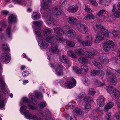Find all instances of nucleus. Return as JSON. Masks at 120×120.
<instances>
[{
  "label": "nucleus",
  "mask_w": 120,
  "mask_h": 120,
  "mask_svg": "<svg viewBox=\"0 0 120 120\" xmlns=\"http://www.w3.org/2000/svg\"><path fill=\"white\" fill-rule=\"evenodd\" d=\"M51 3V1L50 0H43L41 3V6L43 7V8L41 9V11L44 12L47 15L46 21L49 25L52 24L54 25V19L51 15V11L48 7L49 5Z\"/></svg>",
  "instance_id": "1"
},
{
  "label": "nucleus",
  "mask_w": 120,
  "mask_h": 120,
  "mask_svg": "<svg viewBox=\"0 0 120 120\" xmlns=\"http://www.w3.org/2000/svg\"><path fill=\"white\" fill-rule=\"evenodd\" d=\"M54 33L56 35V38L57 40L64 41L66 40L61 36L64 34V32L63 30L59 27L54 28Z\"/></svg>",
  "instance_id": "2"
},
{
  "label": "nucleus",
  "mask_w": 120,
  "mask_h": 120,
  "mask_svg": "<svg viewBox=\"0 0 120 120\" xmlns=\"http://www.w3.org/2000/svg\"><path fill=\"white\" fill-rule=\"evenodd\" d=\"M109 33V31L107 29H102L96 34V38L99 40H101L104 39L105 36L108 37Z\"/></svg>",
  "instance_id": "3"
},
{
  "label": "nucleus",
  "mask_w": 120,
  "mask_h": 120,
  "mask_svg": "<svg viewBox=\"0 0 120 120\" xmlns=\"http://www.w3.org/2000/svg\"><path fill=\"white\" fill-rule=\"evenodd\" d=\"M114 46L113 42L112 41L107 40L105 42L104 44V50L106 52L109 50L111 47L113 48Z\"/></svg>",
  "instance_id": "4"
},
{
  "label": "nucleus",
  "mask_w": 120,
  "mask_h": 120,
  "mask_svg": "<svg viewBox=\"0 0 120 120\" xmlns=\"http://www.w3.org/2000/svg\"><path fill=\"white\" fill-rule=\"evenodd\" d=\"M75 27L76 29L79 31L84 34H88V28L84 25L77 23L76 24Z\"/></svg>",
  "instance_id": "5"
},
{
  "label": "nucleus",
  "mask_w": 120,
  "mask_h": 120,
  "mask_svg": "<svg viewBox=\"0 0 120 120\" xmlns=\"http://www.w3.org/2000/svg\"><path fill=\"white\" fill-rule=\"evenodd\" d=\"M70 80L71 81L66 82L65 84V86L69 88H71L74 86H75L76 84V80L73 78H72Z\"/></svg>",
  "instance_id": "6"
},
{
  "label": "nucleus",
  "mask_w": 120,
  "mask_h": 120,
  "mask_svg": "<svg viewBox=\"0 0 120 120\" xmlns=\"http://www.w3.org/2000/svg\"><path fill=\"white\" fill-rule=\"evenodd\" d=\"M9 57L8 54L6 52H4L2 53L0 57V60L2 62L7 63L9 62Z\"/></svg>",
  "instance_id": "7"
},
{
  "label": "nucleus",
  "mask_w": 120,
  "mask_h": 120,
  "mask_svg": "<svg viewBox=\"0 0 120 120\" xmlns=\"http://www.w3.org/2000/svg\"><path fill=\"white\" fill-rule=\"evenodd\" d=\"M24 114L25 116L29 119H33L34 120H38V118L36 116L31 114L28 110L24 112Z\"/></svg>",
  "instance_id": "8"
},
{
  "label": "nucleus",
  "mask_w": 120,
  "mask_h": 120,
  "mask_svg": "<svg viewBox=\"0 0 120 120\" xmlns=\"http://www.w3.org/2000/svg\"><path fill=\"white\" fill-rule=\"evenodd\" d=\"M58 43L57 42H54L52 44L51 48L49 50L50 53L52 54L55 53L58 51Z\"/></svg>",
  "instance_id": "9"
},
{
  "label": "nucleus",
  "mask_w": 120,
  "mask_h": 120,
  "mask_svg": "<svg viewBox=\"0 0 120 120\" xmlns=\"http://www.w3.org/2000/svg\"><path fill=\"white\" fill-rule=\"evenodd\" d=\"M64 34L69 37H72L75 34V33L73 29L68 28L64 31Z\"/></svg>",
  "instance_id": "10"
},
{
  "label": "nucleus",
  "mask_w": 120,
  "mask_h": 120,
  "mask_svg": "<svg viewBox=\"0 0 120 120\" xmlns=\"http://www.w3.org/2000/svg\"><path fill=\"white\" fill-rule=\"evenodd\" d=\"M52 11V13L57 16L60 15L61 13V9L59 6H56L53 8Z\"/></svg>",
  "instance_id": "11"
},
{
  "label": "nucleus",
  "mask_w": 120,
  "mask_h": 120,
  "mask_svg": "<svg viewBox=\"0 0 120 120\" xmlns=\"http://www.w3.org/2000/svg\"><path fill=\"white\" fill-rule=\"evenodd\" d=\"M93 28L95 31H96L98 29H99V31L102 29H103L104 30L106 29L98 22H95L93 23Z\"/></svg>",
  "instance_id": "12"
},
{
  "label": "nucleus",
  "mask_w": 120,
  "mask_h": 120,
  "mask_svg": "<svg viewBox=\"0 0 120 120\" xmlns=\"http://www.w3.org/2000/svg\"><path fill=\"white\" fill-rule=\"evenodd\" d=\"M105 98L104 96H99L97 100V103L98 105L100 107L103 106L104 105Z\"/></svg>",
  "instance_id": "13"
},
{
  "label": "nucleus",
  "mask_w": 120,
  "mask_h": 120,
  "mask_svg": "<svg viewBox=\"0 0 120 120\" xmlns=\"http://www.w3.org/2000/svg\"><path fill=\"white\" fill-rule=\"evenodd\" d=\"M78 9V7L76 5H73L69 7L67 10L69 12L74 13L77 11Z\"/></svg>",
  "instance_id": "14"
},
{
  "label": "nucleus",
  "mask_w": 120,
  "mask_h": 120,
  "mask_svg": "<svg viewBox=\"0 0 120 120\" xmlns=\"http://www.w3.org/2000/svg\"><path fill=\"white\" fill-rule=\"evenodd\" d=\"M56 67L57 68L56 70V74L59 75H61L63 74L62 70L63 69V67L61 65H57Z\"/></svg>",
  "instance_id": "15"
},
{
  "label": "nucleus",
  "mask_w": 120,
  "mask_h": 120,
  "mask_svg": "<svg viewBox=\"0 0 120 120\" xmlns=\"http://www.w3.org/2000/svg\"><path fill=\"white\" fill-rule=\"evenodd\" d=\"M99 61L103 64H107L109 62L108 58L105 56L100 57L99 58Z\"/></svg>",
  "instance_id": "16"
},
{
  "label": "nucleus",
  "mask_w": 120,
  "mask_h": 120,
  "mask_svg": "<svg viewBox=\"0 0 120 120\" xmlns=\"http://www.w3.org/2000/svg\"><path fill=\"white\" fill-rule=\"evenodd\" d=\"M78 60L79 63L82 64H87L89 63L88 60L85 57H80L79 58Z\"/></svg>",
  "instance_id": "17"
},
{
  "label": "nucleus",
  "mask_w": 120,
  "mask_h": 120,
  "mask_svg": "<svg viewBox=\"0 0 120 120\" xmlns=\"http://www.w3.org/2000/svg\"><path fill=\"white\" fill-rule=\"evenodd\" d=\"M8 20L9 22L14 23L16 22L17 19L16 16L15 15L12 14L9 16Z\"/></svg>",
  "instance_id": "18"
},
{
  "label": "nucleus",
  "mask_w": 120,
  "mask_h": 120,
  "mask_svg": "<svg viewBox=\"0 0 120 120\" xmlns=\"http://www.w3.org/2000/svg\"><path fill=\"white\" fill-rule=\"evenodd\" d=\"M113 105V103L112 102H110L107 103L104 108L105 111H107L109 110V109L112 108Z\"/></svg>",
  "instance_id": "19"
},
{
  "label": "nucleus",
  "mask_w": 120,
  "mask_h": 120,
  "mask_svg": "<svg viewBox=\"0 0 120 120\" xmlns=\"http://www.w3.org/2000/svg\"><path fill=\"white\" fill-rule=\"evenodd\" d=\"M81 73L86 74L87 73L89 70L87 66L85 65H82L81 67Z\"/></svg>",
  "instance_id": "20"
},
{
  "label": "nucleus",
  "mask_w": 120,
  "mask_h": 120,
  "mask_svg": "<svg viewBox=\"0 0 120 120\" xmlns=\"http://www.w3.org/2000/svg\"><path fill=\"white\" fill-rule=\"evenodd\" d=\"M117 82V79L114 76H110L108 79V83H111V84H113Z\"/></svg>",
  "instance_id": "21"
},
{
  "label": "nucleus",
  "mask_w": 120,
  "mask_h": 120,
  "mask_svg": "<svg viewBox=\"0 0 120 120\" xmlns=\"http://www.w3.org/2000/svg\"><path fill=\"white\" fill-rule=\"evenodd\" d=\"M5 86V84L4 82V80L0 78V86L1 87V89L2 90L3 92L5 93L7 92L6 90L4 88Z\"/></svg>",
  "instance_id": "22"
},
{
  "label": "nucleus",
  "mask_w": 120,
  "mask_h": 120,
  "mask_svg": "<svg viewBox=\"0 0 120 120\" xmlns=\"http://www.w3.org/2000/svg\"><path fill=\"white\" fill-rule=\"evenodd\" d=\"M39 44H41L40 47L42 49H45L46 48L48 45V43H46L45 41L42 39L40 40L39 41Z\"/></svg>",
  "instance_id": "23"
},
{
  "label": "nucleus",
  "mask_w": 120,
  "mask_h": 120,
  "mask_svg": "<svg viewBox=\"0 0 120 120\" xmlns=\"http://www.w3.org/2000/svg\"><path fill=\"white\" fill-rule=\"evenodd\" d=\"M68 22L71 24H74L77 21V19L73 17H70L68 18Z\"/></svg>",
  "instance_id": "24"
},
{
  "label": "nucleus",
  "mask_w": 120,
  "mask_h": 120,
  "mask_svg": "<svg viewBox=\"0 0 120 120\" xmlns=\"http://www.w3.org/2000/svg\"><path fill=\"white\" fill-rule=\"evenodd\" d=\"M81 43L84 46H91L92 44L91 41L87 40L82 41Z\"/></svg>",
  "instance_id": "25"
},
{
  "label": "nucleus",
  "mask_w": 120,
  "mask_h": 120,
  "mask_svg": "<svg viewBox=\"0 0 120 120\" xmlns=\"http://www.w3.org/2000/svg\"><path fill=\"white\" fill-rule=\"evenodd\" d=\"M112 94L116 98H117L119 97L120 96V92L118 91L117 90L114 89Z\"/></svg>",
  "instance_id": "26"
},
{
  "label": "nucleus",
  "mask_w": 120,
  "mask_h": 120,
  "mask_svg": "<svg viewBox=\"0 0 120 120\" xmlns=\"http://www.w3.org/2000/svg\"><path fill=\"white\" fill-rule=\"evenodd\" d=\"M86 97V94L84 92H82L79 94L76 99H77L78 101H80L79 99L81 100L83 98L84 100V99Z\"/></svg>",
  "instance_id": "27"
},
{
  "label": "nucleus",
  "mask_w": 120,
  "mask_h": 120,
  "mask_svg": "<svg viewBox=\"0 0 120 120\" xmlns=\"http://www.w3.org/2000/svg\"><path fill=\"white\" fill-rule=\"evenodd\" d=\"M84 55L87 57L89 58H92L94 56V54L91 52L86 51L85 52Z\"/></svg>",
  "instance_id": "28"
},
{
  "label": "nucleus",
  "mask_w": 120,
  "mask_h": 120,
  "mask_svg": "<svg viewBox=\"0 0 120 120\" xmlns=\"http://www.w3.org/2000/svg\"><path fill=\"white\" fill-rule=\"evenodd\" d=\"M34 96L33 95H31L30 97V98L31 99L32 101H30L27 98L24 97L23 98V101L25 102H27L30 103L33 102V100L34 98Z\"/></svg>",
  "instance_id": "29"
},
{
  "label": "nucleus",
  "mask_w": 120,
  "mask_h": 120,
  "mask_svg": "<svg viewBox=\"0 0 120 120\" xmlns=\"http://www.w3.org/2000/svg\"><path fill=\"white\" fill-rule=\"evenodd\" d=\"M92 63L94 65L99 69H101L103 68V67L100 63L95 61H94Z\"/></svg>",
  "instance_id": "30"
},
{
  "label": "nucleus",
  "mask_w": 120,
  "mask_h": 120,
  "mask_svg": "<svg viewBox=\"0 0 120 120\" xmlns=\"http://www.w3.org/2000/svg\"><path fill=\"white\" fill-rule=\"evenodd\" d=\"M75 53L78 55H83L85 53V52L82 49L80 48L75 50Z\"/></svg>",
  "instance_id": "31"
},
{
  "label": "nucleus",
  "mask_w": 120,
  "mask_h": 120,
  "mask_svg": "<svg viewBox=\"0 0 120 120\" xmlns=\"http://www.w3.org/2000/svg\"><path fill=\"white\" fill-rule=\"evenodd\" d=\"M55 39V37L53 36L50 35L48 37L45 39V40L47 42L52 43Z\"/></svg>",
  "instance_id": "32"
},
{
  "label": "nucleus",
  "mask_w": 120,
  "mask_h": 120,
  "mask_svg": "<svg viewBox=\"0 0 120 120\" xmlns=\"http://www.w3.org/2000/svg\"><path fill=\"white\" fill-rule=\"evenodd\" d=\"M106 11L105 10H100L98 13L97 15L100 18H101L102 16H103L106 13Z\"/></svg>",
  "instance_id": "33"
},
{
  "label": "nucleus",
  "mask_w": 120,
  "mask_h": 120,
  "mask_svg": "<svg viewBox=\"0 0 120 120\" xmlns=\"http://www.w3.org/2000/svg\"><path fill=\"white\" fill-rule=\"evenodd\" d=\"M68 55L73 58H76L77 57V56L75 54L73 53L72 51H69L67 52Z\"/></svg>",
  "instance_id": "34"
},
{
  "label": "nucleus",
  "mask_w": 120,
  "mask_h": 120,
  "mask_svg": "<svg viewBox=\"0 0 120 120\" xmlns=\"http://www.w3.org/2000/svg\"><path fill=\"white\" fill-rule=\"evenodd\" d=\"M74 114L77 115H81L82 113V110L79 108H77L73 110Z\"/></svg>",
  "instance_id": "35"
},
{
  "label": "nucleus",
  "mask_w": 120,
  "mask_h": 120,
  "mask_svg": "<svg viewBox=\"0 0 120 120\" xmlns=\"http://www.w3.org/2000/svg\"><path fill=\"white\" fill-rule=\"evenodd\" d=\"M100 73V71H99L93 70L91 71V75L92 76L97 75L99 74Z\"/></svg>",
  "instance_id": "36"
},
{
  "label": "nucleus",
  "mask_w": 120,
  "mask_h": 120,
  "mask_svg": "<svg viewBox=\"0 0 120 120\" xmlns=\"http://www.w3.org/2000/svg\"><path fill=\"white\" fill-rule=\"evenodd\" d=\"M59 58L60 61L63 63H64L68 59V57L65 55H63L60 56Z\"/></svg>",
  "instance_id": "37"
},
{
  "label": "nucleus",
  "mask_w": 120,
  "mask_h": 120,
  "mask_svg": "<svg viewBox=\"0 0 120 120\" xmlns=\"http://www.w3.org/2000/svg\"><path fill=\"white\" fill-rule=\"evenodd\" d=\"M32 23L34 25L39 27L41 26L43 24V22L41 21H34Z\"/></svg>",
  "instance_id": "38"
},
{
  "label": "nucleus",
  "mask_w": 120,
  "mask_h": 120,
  "mask_svg": "<svg viewBox=\"0 0 120 120\" xmlns=\"http://www.w3.org/2000/svg\"><path fill=\"white\" fill-rule=\"evenodd\" d=\"M51 30L49 29H45L43 32V35L47 36L50 34L51 32Z\"/></svg>",
  "instance_id": "39"
},
{
  "label": "nucleus",
  "mask_w": 120,
  "mask_h": 120,
  "mask_svg": "<svg viewBox=\"0 0 120 120\" xmlns=\"http://www.w3.org/2000/svg\"><path fill=\"white\" fill-rule=\"evenodd\" d=\"M91 108L90 105L89 103H87L85 105L84 110L85 112H87L89 111Z\"/></svg>",
  "instance_id": "40"
},
{
  "label": "nucleus",
  "mask_w": 120,
  "mask_h": 120,
  "mask_svg": "<svg viewBox=\"0 0 120 120\" xmlns=\"http://www.w3.org/2000/svg\"><path fill=\"white\" fill-rule=\"evenodd\" d=\"M66 43L68 46L70 47H73L75 45L74 43L71 41H66Z\"/></svg>",
  "instance_id": "41"
},
{
  "label": "nucleus",
  "mask_w": 120,
  "mask_h": 120,
  "mask_svg": "<svg viewBox=\"0 0 120 120\" xmlns=\"http://www.w3.org/2000/svg\"><path fill=\"white\" fill-rule=\"evenodd\" d=\"M96 92L95 90L93 88H90L89 89L88 94L89 95H94Z\"/></svg>",
  "instance_id": "42"
},
{
  "label": "nucleus",
  "mask_w": 120,
  "mask_h": 120,
  "mask_svg": "<svg viewBox=\"0 0 120 120\" xmlns=\"http://www.w3.org/2000/svg\"><path fill=\"white\" fill-rule=\"evenodd\" d=\"M73 69L74 71L76 72L77 74H81V71L77 66H73Z\"/></svg>",
  "instance_id": "43"
},
{
  "label": "nucleus",
  "mask_w": 120,
  "mask_h": 120,
  "mask_svg": "<svg viewBox=\"0 0 120 120\" xmlns=\"http://www.w3.org/2000/svg\"><path fill=\"white\" fill-rule=\"evenodd\" d=\"M41 30L39 28H37L35 30V34L38 37H40L41 36Z\"/></svg>",
  "instance_id": "44"
},
{
  "label": "nucleus",
  "mask_w": 120,
  "mask_h": 120,
  "mask_svg": "<svg viewBox=\"0 0 120 120\" xmlns=\"http://www.w3.org/2000/svg\"><path fill=\"white\" fill-rule=\"evenodd\" d=\"M120 33V32L118 30H113L112 31L111 33L112 34L114 37H116Z\"/></svg>",
  "instance_id": "45"
},
{
  "label": "nucleus",
  "mask_w": 120,
  "mask_h": 120,
  "mask_svg": "<svg viewBox=\"0 0 120 120\" xmlns=\"http://www.w3.org/2000/svg\"><path fill=\"white\" fill-rule=\"evenodd\" d=\"M106 89L110 92L112 94L115 89H114L112 86H107L106 87Z\"/></svg>",
  "instance_id": "46"
},
{
  "label": "nucleus",
  "mask_w": 120,
  "mask_h": 120,
  "mask_svg": "<svg viewBox=\"0 0 120 120\" xmlns=\"http://www.w3.org/2000/svg\"><path fill=\"white\" fill-rule=\"evenodd\" d=\"M39 16L38 14L36 12L33 13L32 15L33 19H37L39 18Z\"/></svg>",
  "instance_id": "47"
},
{
  "label": "nucleus",
  "mask_w": 120,
  "mask_h": 120,
  "mask_svg": "<svg viewBox=\"0 0 120 120\" xmlns=\"http://www.w3.org/2000/svg\"><path fill=\"white\" fill-rule=\"evenodd\" d=\"M2 48L3 50L5 51H8L10 50V49L8 46L7 44H3Z\"/></svg>",
  "instance_id": "48"
},
{
  "label": "nucleus",
  "mask_w": 120,
  "mask_h": 120,
  "mask_svg": "<svg viewBox=\"0 0 120 120\" xmlns=\"http://www.w3.org/2000/svg\"><path fill=\"white\" fill-rule=\"evenodd\" d=\"M46 104L45 102H40L39 104V106L41 108H43L46 106Z\"/></svg>",
  "instance_id": "49"
},
{
  "label": "nucleus",
  "mask_w": 120,
  "mask_h": 120,
  "mask_svg": "<svg viewBox=\"0 0 120 120\" xmlns=\"http://www.w3.org/2000/svg\"><path fill=\"white\" fill-rule=\"evenodd\" d=\"M85 10L86 12H91L92 10L90 8V6L86 5L85 6Z\"/></svg>",
  "instance_id": "50"
},
{
  "label": "nucleus",
  "mask_w": 120,
  "mask_h": 120,
  "mask_svg": "<svg viewBox=\"0 0 120 120\" xmlns=\"http://www.w3.org/2000/svg\"><path fill=\"white\" fill-rule=\"evenodd\" d=\"M89 1L91 4L93 5L97 6L98 5V4L95 1V0H89Z\"/></svg>",
  "instance_id": "51"
},
{
  "label": "nucleus",
  "mask_w": 120,
  "mask_h": 120,
  "mask_svg": "<svg viewBox=\"0 0 120 120\" xmlns=\"http://www.w3.org/2000/svg\"><path fill=\"white\" fill-rule=\"evenodd\" d=\"M64 64H67L69 66H70L71 64V61L68 58L63 63Z\"/></svg>",
  "instance_id": "52"
},
{
  "label": "nucleus",
  "mask_w": 120,
  "mask_h": 120,
  "mask_svg": "<svg viewBox=\"0 0 120 120\" xmlns=\"http://www.w3.org/2000/svg\"><path fill=\"white\" fill-rule=\"evenodd\" d=\"M100 3L104 5L107 2H110V0H99Z\"/></svg>",
  "instance_id": "53"
},
{
  "label": "nucleus",
  "mask_w": 120,
  "mask_h": 120,
  "mask_svg": "<svg viewBox=\"0 0 120 120\" xmlns=\"http://www.w3.org/2000/svg\"><path fill=\"white\" fill-rule=\"evenodd\" d=\"M11 27H8L6 30V33L8 35V36L9 37H10L11 33L10 32Z\"/></svg>",
  "instance_id": "54"
},
{
  "label": "nucleus",
  "mask_w": 120,
  "mask_h": 120,
  "mask_svg": "<svg viewBox=\"0 0 120 120\" xmlns=\"http://www.w3.org/2000/svg\"><path fill=\"white\" fill-rule=\"evenodd\" d=\"M114 15L115 17L118 18L120 16V12L118 11H116L114 13Z\"/></svg>",
  "instance_id": "55"
},
{
  "label": "nucleus",
  "mask_w": 120,
  "mask_h": 120,
  "mask_svg": "<svg viewBox=\"0 0 120 120\" xmlns=\"http://www.w3.org/2000/svg\"><path fill=\"white\" fill-rule=\"evenodd\" d=\"M84 82L86 85H88L89 82L88 81V79L86 77H84L83 80Z\"/></svg>",
  "instance_id": "56"
},
{
  "label": "nucleus",
  "mask_w": 120,
  "mask_h": 120,
  "mask_svg": "<svg viewBox=\"0 0 120 120\" xmlns=\"http://www.w3.org/2000/svg\"><path fill=\"white\" fill-rule=\"evenodd\" d=\"M94 37L90 35L86 37V39L87 40L91 41L93 40Z\"/></svg>",
  "instance_id": "57"
},
{
  "label": "nucleus",
  "mask_w": 120,
  "mask_h": 120,
  "mask_svg": "<svg viewBox=\"0 0 120 120\" xmlns=\"http://www.w3.org/2000/svg\"><path fill=\"white\" fill-rule=\"evenodd\" d=\"M15 3H17L23 5L22 2L23 1L22 0H12Z\"/></svg>",
  "instance_id": "58"
},
{
  "label": "nucleus",
  "mask_w": 120,
  "mask_h": 120,
  "mask_svg": "<svg viewBox=\"0 0 120 120\" xmlns=\"http://www.w3.org/2000/svg\"><path fill=\"white\" fill-rule=\"evenodd\" d=\"M35 95L38 99L41 98L42 97V94L41 93H37L35 94Z\"/></svg>",
  "instance_id": "59"
},
{
  "label": "nucleus",
  "mask_w": 120,
  "mask_h": 120,
  "mask_svg": "<svg viewBox=\"0 0 120 120\" xmlns=\"http://www.w3.org/2000/svg\"><path fill=\"white\" fill-rule=\"evenodd\" d=\"M111 115L110 113H108L105 116V118L106 120H111Z\"/></svg>",
  "instance_id": "60"
},
{
  "label": "nucleus",
  "mask_w": 120,
  "mask_h": 120,
  "mask_svg": "<svg viewBox=\"0 0 120 120\" xmlns=\"http://www.w3.org/2000/svg\"><path fill=\"white\" fill-rule=\"evenodd\" d=\"M92 100V99L90 97H86L84 99V101L87 102H89L91 101Z\"/></svg>",
  "instance_id": "61"
},
{
  "label": "nucleus",
  "mask_w": 120,
  "mask_h": 120,
  "mask_svg": "<svg viewBox=\"0 0 120 120\" xmlns=\"http://www.w3.org/2000/svg\"><path fill=\"white\" fill-rule=\"evenodd\" d=\"M99 110V108L98 107L94 109L93 111V113L94 114H97L98 113V111Z\"/></svg>",
  "instance_id": "62"
},
{
  "label": "nucleus",
  "mask_w": 120,
  "mask_h": 120,
  "mask_svg": "<svg viewBox=\"0 0 120 120\" xmlns=\"http://www.w3.org/2000/svg\"><path fill=\"white\" fill-rule=\"evenodd\" d=\"M8 13V11L5 10H3L1 12V13L2 14L5 15H7Z\"/></svg>",
  "instance_id": "63"
},
{
  "label": "nucleus",
  "mask_w": 120,
  "mask_h": 120,
  "mask_svg": "<svg viewBox=\"0 0 120 120\" xmlns=\"http://www.w3.org/2000/svg\"><path fill=\"white\" fill-rule=\"evenodd\" d=\"M114 116L116 120H120V114H116L114 115Z\"/></svg>",
  "instance_id": "64"
}]
</instances>
